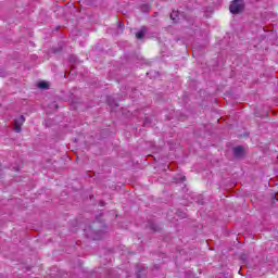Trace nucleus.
<instances>
[{"mask_svg":"<svg viewBox=\"0 0 278 278\" xmlns=\"http://www.w3.org/2000/svg\"><path fill=\"white\" fill-rule=\"evenodd\" d=\"M229 11L231 14H242L244 11V4L241 0H233L229 5Z\"/></svg>","mask_w":278,"mask_h":278,"instance_id":"nucleus-1","label":"nucleus"},{"mask_svg":"<svg viewBox=\"0 0 278 278\" xmlns=\"http://www.w3.org/2000/svg\"><path fill=\"white\" fill-rule=\"evenodd\" d=\"M23 125H25V116L21 115L17 118L13 119V129L16 134L23 131Z\"/></svg>","mask_w":278,"mask_h":278,"instance_id":"nucleus-2","label":"nucleus"},{"mask_svg":"<svg viewBox=\"0 0 278 278\" xmlns=\"http://www.w3.org/2000/svg\"><path fill=\"white\" fill-rule=\"evenodd\" d=\"M233 155L237 159L244 157V148L241 146L233 148Z\"/></svg>","mask_w":278,"mask_h":278,"instance_id":"nucleus-3","label":"nucleus"},{"mask_svg":"<svg viewBox=\"0 0 278 278\" xmlns=\"http://www.w3.org/2000/svg\"><path fill=\"white\" fill-rule=\"evenodd\" d=\"M147 34V27H141L140 31L136 33V39L142 40L144 38V35Z\"/></svg>","mask_w":278,"mask_h":278,"instance_id":"nucleus-4","label":"nucleus"},{"mask_svg":"<svg viewBox=\"0 0 278 278\" xmlns=\"http://www.w3.org/2000/svg\"><path fill=\"white\" fill-rule=\"evenodd\" d=\"M170 18L174 23H179V11H173L170 13Z\"/></svg>","mask_w":278,"mask_h":278,"instance_id":"nucleus-5","label":"nucleus"},{"mask_svg":"<svg viewBox=\"0 0 278 278\" xmlns=\"http://www.w3.org/2000/svg\"><path fill=\"white\" fill-rule=\"evenodd\" d=\"M38 88H41V89L49 88V84H47V83H39L38 84Z\"/></svg>","mask_w":278,"mask_h":278,"instance_id":"nucleus-6","label":"nucleus"},{"mask_svg":"<svg viewBox=\"0 0 278 278\" xmlns=\"http://www.w3.org/2000/svg\"><path fill=\"white\" fill-rule=\"evenodd\" d=\"M114 108H118V103L115 102Z\"/></svg>","mask_w":278,"mask_h":278,"instance_id":"nucleus-7","label":"nucleus"}]
</instances>
